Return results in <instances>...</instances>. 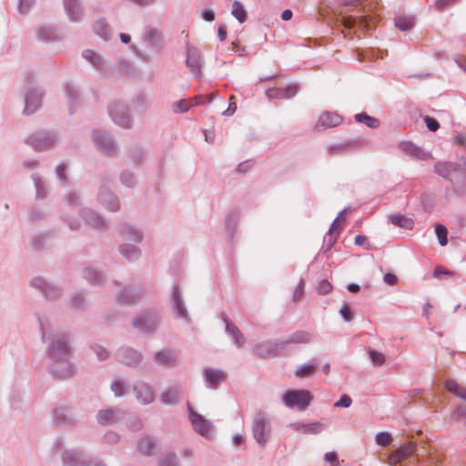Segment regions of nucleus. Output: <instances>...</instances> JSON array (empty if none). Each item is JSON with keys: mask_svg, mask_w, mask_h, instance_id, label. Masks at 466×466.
<instances>
[{"mask_svg": "<svg viewBox=\"0 0 466 466\" xmlns=\"http://www.w3.org/2000/svg\"><path fill=\"white\" fill-rule=\"evenodd\" d=\"M313 339V335L305 330H298L291 334L283 343H309Z\"/></svg>", "mask_w": 466, "mask_h": 466, "instance_id": "nucleus-44", "label": "nucleus"}, {"mask_svg": "<svg viewBox=\"0 0 466 466\" xmlns=\"http://www.w3.org/2000/svg\"><path fill=\"white\" fill-rule=\"evenodd\" d=\"M159 324V317L155 312L140 314L133 321V326L143 332L154 331Z\"/></svg>", "mask_w": 466, "mask_h": 466, "instance_id": "nucleus-15", "label": "nucleus"}, {"mask_svg": "<svg viewBox=\"0 0 466 466\" xmlns=\"http://www.w3.org/2000/svg\"><path fill=\"white\" fill-rule=\"evenodd\" d=\"M146 151L139 146H134L130 147L128 151V157L136 166H141L146 157Z\"/></svg>", "mask_w": 466, "mask_h": 466, "instance_id": "nucleus-46", "label": "nucleus"}, {"mask_svg": "<svg viewBox=\"0 0 466 466\" xmlns=\"http://www.w3.org/2000/svg\"><path fill=\"white\" fill-rule=\"evenodd\" d=\"M107 111L111 120L116 126L124 129H131L133 127L134 119L127 102L120 100L113 101L109 104Z\"/></svg>", "mask_w": 466, "mask_h": 466, "instance_id": "nucleus-3", "label": "nucleus"}, {"mask_svg": "<svg viewBox=\"0 0 466 466\" xmlns=\"http://www.w3.org/2000/svg\"><path fill=\"white\" fill-rule=\"evenodd\" d=\"M53 418L55 422L57 425H62L66 423V415H65V410L64 409H56L53 411Z\"/></svg>", "mask_w": 466, "mask_h": 466, "instance_id": "nucleus-64", "label": "nucleus"}, {"mask_svg": "<svg viewBox=\"0 0 466 466\" xmlns=\"http://www.w3.org/2000/svg\"><path fill=\"white\" fill-rule=\"evenodd\" d=\"M64 93L66 95L68 109L73 113L78 105H80V94L76 86L71 83H66L64 86Z\"/></svg>", "mask_w": 466, "mask_h": 466, "instance_id": "nucleus-30", "label": "nucleus"}, {"mask_svg": "<svg viewBox=\"0 0 466 466\" xmlns=\"http://www.w3.org/2000/svg\"><path fill=\"white\" fill-rule=\"evenodd\" d=\"M82 57L87 61L95 70L98 71L105 76L112 75V67L104 59L102 56L91 49H86L82 52Z\"/></svg>", "mask_w": 466, "mask_h": 466, "instance_id": "nucleus-12", "label": "nucleus"}, {"mask_svg": "<svg viewBox=\"0 0 466 466\" xmlns=\"http://www.w3.org/2000/svg\"><path fill=\"white\" fill-rule=\"evenodd\" d=\"M459 169V165L452 162H443V163H437L434 166V171L443 177H450L453 173L457 172Z\"/></svg>", "mask_w": 466, "mask_h": 466, "instance_id": "nucleus-37", "label": "nucleus"}, {"mask_svg": "<svg viewBox=\"0 0 466 466\" xmlns=\"http://www.w3.org/2000/svg\"><path fill=\"white\" fill-rule=\"evenodd\" d=\"M65 13L70 22L80 23L85 18V10L80 0H63Z\"/></svg>", "mask_w": 466, "mask_h": 466, "instance_id": "nucleus-17", "label": "nucleus"}, {"mask_svg": "<svg viewBox=\"0 0 466 466\" xmlns=\"http://www.w3.org/2000/svg\"><path fill=\"white\" fill-rule=\"evenodd\" d=\"M30 285L39 290L47 299H56L61 294V289L54 283L48 282L45 278L37 276L30 280Z\"/></svg>", "mask_w": 466, "mask_h": 466, "instance_id": "nucleus-13", "label": "nucleus"}, {"mask_svg": "<svg viewBox=\"0 0 466 466\" xmlns=\"http://www.w3.org/2000/svg\"><path fill=\"white\" fill-rule=\"evenodd\" d=\"M396 451L403 460L416 453V445L413 442H408L398 448Z\"/></svg>", "mask_w": 466, "mask_h": 466, "instance_id": "nucleus-52", "label": "nucleus"}, {"mask_svg": "<svg viewBox=\"0 0 466 466\" xmlns=\"http://www.w3.org/2000/svg\"><path fill=\"white\" fill-rule=\"evenodd\" d=\"M298 93V86L290 85L285 88H268L266 95L270 99H289Z\"/></svg>", "mask_w": 466, "mask_h": 466, "instance_id": "nucleus-29", "label": "nucleus"}, {"mask_svg": "<svg viewBox=\"0 0 466 466\" xmlns=\"http://www.w3.org/2000/svg\"><path fill=\"white\" fill-rule=\"evenodd\" d=\"M86 300L82 293H76L71 296L68 306L75 309H85Z\"/></svg>", "mask_w": 466, "mask_h": 466, "instance_id": "nucleus-51", "label": "nucleus"}, {"mask_svg": "<svg viewBox=\"0 0 466 466\" xmlns=\"http://www.w3.org/2000/svg\"><path fill=\"white\" fill-rule=\"evenodd\" d=\"M434 229H435V233H436V236L438 238V240H439V244L441 246H442V247L447 245V242H448V238H447L448 229H447V228L445 226L440 224V223H437V224H435Z\"/></svg>", "mask_w": 466, "mask_h": 466, "instance_id": "nucleus-53", "label": "nucleus"}, {"mask_svg": "<svg viewBox=\"0 0 466 466\" xmlns=\"http://www.w3.org/2000/svg\"><path fill=\"white\" fill-rule=\"evenodd\" d=\"M114 184V177L104 174L100 178V186L96 194L97 202L107 211L116 212L120 209V200L111 189Z\"/></svg>", "mask_w": 466, "mask_h": 466, "instance_id": "nucleus-2", "label": "nucleus"}, {"mask_svg": "<svg viewBox=\"0 0 466 466\" xmlns=\"http://www.w3.org/2000/svg\"><path fill=\"white\" fill-rule=\"evenodd\" d=\"M132 389L136 400L141 405L147 406L155 401V390L150 383L142 380H137L134 382Z\"/></svg>", "mask_w": 466, "mask_h": 466, "instance_id": "nucleus-9", "label": "nucleus"}, {"mask_svg": "<svg viewBox=\"0 0 466 466\" xmlns=\"http://www.w3.org/2000/svg\"><path fill=\"white\" fill-rule=\"evenodd\" d=\"M42 331V340L47 343V354L50 359V372L58 379H66L74 374V368L68 360V338L65 333L53 332L49 327L39 319Z\"/></svg>", "mask_w": 466, "mask_h": 466, "instance_id": "nucleus-1", "label": "nucleus"}, {"mask_svg": "<svg viewBox=\"0 0 466 466\" xmlns=\"http://www.w3.org/2000/svg\"><path fill=\"white\" fill-rule=\"evenodd\" d=\"M445 388L458 398L466 401V388L460 385L456 380H448L445 382Z\"/></svg>", "mask_w": 466, "mask_h": 466, "instance_id": "nucleus-45", "label": "nucleus"}, {"mask_svg": "<svg viewBox=\"0 0 466 466\" xmlns=\"http://www.w3.org/2000/svg\"><path fill=\"white\" fill-rule=\"evenodd\" d=\"M342 121L341 116L335 112L322 113L315 124L316 129H326L339 126Z\"/></svg>", "mask_w": 466, "mask_h": 466, "instance_id": "nucleus-26", "label": "nucleus"}, {"mask_svg": "<svg viewBox=\"0 0 466 466\" xmlns=\"http://www.w3.org/2000/svg\"><path fill=\"white\" fill-rule=\"evenodd\" d=\"M355 120L359 123H364L370 128H377L380 126V120L378 118L368 116L365 113L356 114Z\"/></svg>", "mask_w": 466, "mask_h": 466, "instance_id": "nucleus-50", "label": "nucleus"}, {"mask_svg": "<svg viewBox=\"0 0 466 466\" xmlns=\"http://www.w3.org/2000/svg\"><path fill=\"white\" fill-rule=\"evenodd\" d=\"M158 466H181V464L175 452L167 451L161 455Z\"/></svg>", "mask_w": 466, "mask_h": 466, "instance_id": "nucleus-47", "label": "nucleus"}, {"mask_svg": "<svg viewBox=\"0 0 466 466\" xmlns=\"http://www.w3.org/2000/svg\"><path fill=\"white\" fill-rule=\"evenodd\" d=\"M94 32L104 40L111 38L112 30L104 19H97L93 25Z\"/></svg>", "mask_w": 466, "mask_h": 466, "instance_id": "nucleus-41", "label": "nucleus"}, {"mask_svg": "<svg viewBox=\"0 0 466 466\" xmlns=\"http://www.w3.org/2000/svg\"><path fill=\"white\" fill-rule=\"evenodd\" d=\"M143 43L156 50L159 51L163 46L162 33L154 27H147L142 35Z\"/></svg>", "mask_w": 466, "mask_h": 466, "instance_id": "nucleus-21", "label": "nucleus"}, {"mask_svg": "<svg viewBox=\"0 0 466 466\" xmlns=\"http://www.w3.org/2000/svg\"><path fill=\"white\" fill-rule=\"evenodd\" d=\"M157 448V441L152 437L144 436L138 442V451L146 455L152 456Z\"/></svg>", "mask_w": 466, "mask_h": 466, "instance_id": "nucleus-33", "label": "nucleus"}, {"mask_svg": "<svg viewBox=\"0 0 466 466\" xmlns=\"http://www.w3.org/2000/svg\"><path fill=\"white\" fill-rule=\"evenodd\" d=\"M85 222L90 227L104 230L106 228V222L100 213L91 208H83L80 212Z\"/></svg>", "mask_w": 466, "mask_h": 466, "instance_id": "nucleus-23", "label": "nucleus"}, {"mask_svg": "<svg viewBox=\"0 0 466 466\" xmlns=\"http://www.w3.org/2000/svg\"><path fill=\"white\" fill-rule=\"evenodd\" d=\"M66 204L71 207H76L82 204V196L78 191H71L65 198Z\"/></svg>", "mask_w": 466, "mask_h": 466, "instance_id": "nucleus-56", "label": "nucleus"}, {"mask_svg": "<svg viewBox=\"0 0 466 466\" xmlns=\"http://www.w3.org/2000/svg\"><path fill=\"white\" fill-rule=\"evenodd\" d=\"M171 302L177 317L188 323L190 321L189 315L177 285L173 287Z\"/></svg>", "mask_w": 466, "mask_h": 466, "instance_id": "nucleus-19", "label": "nucleus"}, {"mask_svg": "<svg viewBox=\"0 0 466 466\" xmlns=\"http://www.w3.org/2000/svg\"><path fill=\"white\" fill-rule=\"evenodd\" d=\"M144 294L141 286L128 287L117 294V301L121 304H133Z\"/></svg>", "mask_w": 466, "mask_h": 466, "instance_id": "nucleus-24", "label": "nucleus"}, {"mask_svg": "<svg viewBox=\"0 0 466 466\" xmlns=\"http://www.w3.org/2000/svg\"><path fill=\"white\" fill-rule=\"evenodd\" d=\"M122 415L123 412L119 409H106L98 411L96 420L101 425H108L118 421Z\"/></svg>", "mask_w": 466, "mask_h": 466, "instance_id": "nucleus-28", "label": "nucleus"}, {"mask_svg": "<svg viewBox=\"0 0 466 466\" xmlns=\"http://www.w3.org/2000/svg\"><path fill=\"white\" fill-rule=\"evenodd\" d=\"M64 466H89L92 458L83 450L69 449L61 455Z\"/></svg>", "mask_w": 466, "mask_h": 466, "instance_id": "nucleus-10", "label": "nucleus"}, {"mask_svg": "<svg viewBox=\"0 0 466 466\" xmlns=\"http://www.w3.org/2000/svg\"><path fill=\"white\" fill-rule=\"evenodd\" d=\"M118 233L124 241H130L134 244L142 242L144 232L141 228L127 223H122L118 226Z\"/></svg>", "mask_w": 466, "mask_h": 466, "instance_id": "nucleus-18", "label": "nucleus"}, {"mask_svg": "<svg viewBox=\"0 0 466 466\" xmlns=\"http://www.w3.org/2000/svg\"><path fill=\"white\" fill-rule=\"evenodd\" d=\"M118 250L129 261H136L141 256V249L134 244L123 243L119 245Z\"/></svg>", "mask_w": 466, "mask_h": 466, "instance_id": "nucleus-32", "label": "nucleus"}, {"mask_svg": "<svg viewBox=\"0 0 466 466\" xmlns=\"http://www.w3.org/2000/svg\"><path fill=\"white\" fill-rule=\"evenodd\" d=\"M346 210H347V208H344L343 210H341L339 212V216L332 222L330 228H329V231L324 236L323 242H324V245H326L328 250L330 249L333 247V245L335 244V242L337 241V238L332 235V231L335 230L337 223H340V222H344L345 221L344 218L340 219V216Z\"/></svg>", "mask_w": 466, "mask_h": 466, "instance_id": "nucleus-38", "label": "nucleus"}, {"mask_svg": "<svg viewBox=\"0 0 466 466\" xmlns=\"http://www.w3.org/2000/svg\"><path fill=\"white\" fill-rule=\"evenodd\" d=\"M181 399L182 392L177 385L167 387L160 395V401L167 406H175L180 402Z\"/></svg>", "mask_w": 466, "mask_h": 466, "instance_id": "nucleus-27", "label": "nucleus"}, {"mask_svg": "<svg viewBox=\"0 0 466 466\" xmlns=\"http://www.w3.org/2000/svg\"><path fill=\"white\" fill-rule=\"evenodd\" d=\"M402 149L407 154L420 159V160H427L431 157V154L424 151L421 147H418L412 142H405L402 144Z\"/></svg>", "mask_w": 466, "mask_h": 466, "instance_id": "nucleus-35", "label": "nucleus"}, {"mask_svg": "<svg viewBox=\"0 0 466 466\" xmlns=\"http://www.w3.org/2000/svg\"><path fill=\"white\" fill-rule=\"evenodd\" d=\"M202 378L206 388L217 390L228 378L224 370L214 367H205L202 370Z\"/></svg>", "mask_w": 466, "mask_h": 466, "instance_id": "nucleus-11", "label": "nucleus"}, {"mask_svg": "<svg viewBox=\"0 0 466 466\" xmlns=\"http://www.w3.org/2000/svg\"><path fill=\"white\" fill-rule=\"evenodd\" d=\"M90 137L94 147L98 151L110 157L117 155L118 147L112 134L105 130L96 129L92 131Z\"/></svg>", "mask_w": 466, "mask_h": 466, "instance_id": "nucleus-5", "label": "nucleus"}, {"mask_svg": "<svg viewBox=\"0 0 466 466\" xmlns=\"http://www.w3.org/2000/svg\"><path fill=\"white\" fill-rule=\"evenodd\" d=\"M187 412L193 431L206 440H213L215 437L213 422L198 413L189 403H187Z\"/></svg>", "mask_w": 466, "mask_h": 466, "instance_id": "nucleus-4", "label": "nucleus"}, {"mask_svg": "<svg viewBox=\"0 0 466 466\" xmlns=\"http://www.w3.org/2000/svg\"><path fill=\"white\" fill-rule=\"evenodd\" d=\"M91 350L99 360H106L109 358V351L102 345L94 344L91 346Z\"/></svg>", "mask_w": 466, "mask_h": 466, "instance_id": "nucleus-58", "label": "nucleus"}, {"mask_svg": "<svg viewBox=\"0 0 466 466\" xmlns=\"http://www.w3.org/2000/svg\"><path fill=\"white\" fill-rule=\"evenodd\" d=\"M43 94V91L37 87H31L25 93V107L23 110L25 115H32L40 108Z\"/></svg>", "mask_w": 466, "mask_h": 466, "instance_id": "nucleus-14", "label": "nucleus"}, {"mask_svg": "<svg viewBox=\"0 0 466 466\" xmlns=\"http://www.w3.org/2000/svg\"><path fill=\"white\" fill-rule=\"evenodd\" d=\"M153 359L157 364L166 368H174L178 363V355L171 349H165L157 351L154 354Z\"/></svg>", "mask_w": 466, "mask_h": 466, "instance_id": "nucleus-20", "label": "nucleus"}, {"mask_svg": "<svg viewBox=\"0 0 466 466\" xmlns=\"http://www.w3.org/2000/svg\"><path fill=\"white\" fill-rule=\"evenodd\" d=\"M116 357L119 362L129 367L139 365L143 360L141 352L130 347L120 348L116 351Z\"/></svg>", "mask_w": 466, "mask_h": 466, "instance_id": "nucleus-16", "label": "nucleus"}, {"mask_svg": "<svg viewBox=\"0 0 466 466\" xmlns=\"http://www.w3.org/2000/svg\"><path fill=\"white\" fill-rule=\"evenodd\" d=\"M37 35H38L39 39L44 40V41H49V40L53 39L55 34H54V31L49 27H41L38 30Z\"/></svg>", "mask_w": 466, "mask_h": 466, "instance_id": "nucleus-63", "label": "nucleus"}, {"mask_svg": "<svg viewBox=\"0 0 466 466\" xmlns=\"http://www.w3.org/2000/svg\"><path fill=\"white\" fill-rule=\"evenodd\" d=\"M187 66L195 76H199L202 64L200 51L195 46H187Z\"/></svg>", "mask_w": 466, "mask_h": 466, "instance_id": "nucleus-22", "label": "nucleus"}, {"mask_svg": "<svg viewBox=\"0 0 466 466\" xmlns=\"http://www.w3.org/2000/svg\"><path fill=\"white\" fill-rule=\"evenodd\" d=\"M271 420L264 413L258 412L252 421V436L257 443L265 446L271 436Z\"/></svg>", "mask_w": 466, "mask_h": 466, "instance_id": "nucleus-7", "label": "nucleus"}, {"mask_svg": "<svg viewBox=\"0 0 466 466\" xmlns=\"http://www.w3.org/2000/svg\"><path fill=\"white\" fill-rule=\"evenodd\" d=\"M389 219L394 226H397V227H400V228H402L405 229H411L414 226V221L412 218H408L400 213L390 215Z\"/></svg>", "mask_w": 466, "mask_h": 466, "instance_id": "nucleus-42", "label": "nucleus"}, {"mask_svg": "<svg viewBox=\"0 0 466 466\" xmlns=\"http://www.w3.org/2000/svg\"><path fill=\"white\" fill-rule=\"evenodd\" d=\"M298 433L305 435H316L324 430V425L319 421L310 423L293 422L288 425Z\"/></svg>", "mask_w": 466, "mask_h": 466, "instance_id": "nucleus-25", "label": "nucleus"}, {"mask_svg": "<svg viewBox=\"0 0 466 466\" xmlns=\"http://www.w3.org/2000/svg\"><path fill=\"white\" fill-rule=\"evenodd\" d=\"M231 14L239 23H244L247 19V12L243 5L238 0L232 3Z\"/></svg>", "mask_w": 466, "mask_h": 466, "instance_id": "nucleus-48", "label": "nucleus"}, {"mask_svg": "<svg viewBox=\"0 0 466 466\" xmlns=\"http://www.w3.org/2000/svg\"><path fill=\"white\" fill-rule=\"evenodd\" d=\"M67 168H68V167L66 163H61V164L57 165L56 167V175L57 178L64 184L67 183V181H68V178L66 176Z\"/></svg>", "mask_w": 466, "mask_h": 466, "instance_id": "nucleus-59", "label": "nucleus"}, {"mask_svg": "<svg viewBox=\"0 0 466 466\" xmlns=\"http://www.w3.org/2000/svg\"><path fill=\"white\" fill-rule=\"evenodd\" d=\"M392 439V435L388 431H380L375 436L376 443L382 447L388 446Z\"/></svg>", "mask_w": 466, "mask_h": 466, "instance_id": "nucleus-55", "label": "nucleus"}, {"mask_svg": "<svg viewBox=\"0 0 466 466\" xmlns=\"http://www.w3.org/2000/svg\"><path fill=\"white\" fill-rule=\"evenodd\" d=\"M304 295V279H301L293 291V301L299 302L302 299Z\"/></svg>", "mask_w": 466, "mask_h": 466, "instance_id": "nucleus-60", "label": "nucleus"}, {"mask_svg": "<svg viewBox=\"0 0 466 466\" xmlns=\"http://www.w3.org/2000/svg\"><path fill=\"white\" fill-rule=\"evenodd\" d=\"M194 100H195L194 104H192L190 101H187L185 99H181V100L174 102L172 105L173 113H175V114L186 113L189 110V108L192 106L200 105V104L204 103L203 97L201 96H196L194 98Z\"/></svg>", "mask_w": 466, "mask_h": 466, "instance_id": "nucleus-36", "label": "nucleus"}, {"mask_svg": "<svg viewBox=\"0 0 466 466\" xmlns=\"http://www.w3.org/2000/svg\"><path fill=\"white\" fill-rule=\"evenodd\" d=\"M119 181L122 186L127 188H134L138 183V178L135 172L130 169H124L119 174Z\"/></svg>", "mask_w": 466, "mask_h": 466, "instance_id": "nucleus-39", "label": "nucleus"}, {"mask_svg": "<svg viewBox=\"0 0 466 466\" xmlns=\"http://www.w3.org/2000/svg\"><path fill=\"white\" fill-rule=\"evenodd\" d=\"M225 321L227 333L231 335L232 339L234 340V343L238 348L242 347L245 343V338L241 331L233 323L226 319Z\"/></svg>", "mask_w": 466, "mask_h": 466, "instance_id": "nucleus-43", "label": "nucleus"}, {"mask_svg": "<svg viewBox=\"0 0 466 466\" xmlns=\"http://www.w3.org/2000/svg\"><path fill=\"white\" fill-rule=\"evenodd\" d=\"M58 142L56 133L49 130H40L28 137L25 143L36 151H49L56 147Z\"/></svg>", "mask_w": 466, "mask_h": 466, "instance_id": "nucleus-6", "label": "nucleus"}, {"mask_svg": "<svg viewBox=\"0 0 466 466\" xmlns=\"http://www.w3.org/2000/svg\"><path fill=\"white\" fill-rule=\"evenodd\" d=\"M316 369V365L313 363H306L299 368H298L295 371V375L299 378L307 377L314 372Z\"/></svg>", "mask_w": 466, "mask_h": 466, "instance_id": "nucleus-54", "label": "nucleus"}, {"mask_svg": "<svg viewBox=\"0 0 466 466\" xmlns=\"http://www.w3.org/2000/svg\"><path fill=\"white\" fill-rule=\"evenodd\" d=\"M396 26L401 31H408L411 29L415 25L414 16H400L395 19Z\"/></svg>", "mask_w": 466, "mask_h": 466, "instance_id": "nucleus-49", "label": "nucleus"}, {"mask_svg": "<svg viewBox=\"0 0 466 466\" xmlns=\"http://www.w3.org/2000/svg\"><path fill=\"white\" fill-rule=\"evenodd\" d=\"M313 400V396L307 390H289L282 395V401L289 409L305 410Z\"/></svg>", "mask_w": 466, "mask_h": 466, "instance_id": "nucleus-8", "label": "nucleus"}, {"mask_svg": "<svg viewBox=\"0 0 466 466\" xmlns=\"http://www.w3.org/2000/svg\"><path fill=\"white\" fill-rule=\"evenodd\" d=\"M369 356H370V359L372 364L375 367H380L385 361L384 355L381 352H379L375 350H372V349L369 350Z\"/></svg>", "mask_w": 466, "mask_h": 466, "instance_id": "nucleus-57", "label": "nucleus"}, {"mask_svg": "<svg viewBox=\"0 0 466 466\" xmlns=\"http://www.w3.org/2000/svg\"><path fill=\"white\" fill-rule=\"evenodd\" d=\"M82 277L93 285H98L104 280V273L93 267H86L82 271Z\"/></svg>", "mask_w": 466, "mask_h": 466, "instance_id": "nucleus-34", "label": "nucleus"}, {"mask_svg": "<svg viewBox=\"0 0 466 466\" xmlns=\"http://www.w3.org/2000/svg\"><path fill=\"white\" fill-rule=\"evenodd\" d=\"M110 390L114 396L116 398H122L128 394V383L122 377H116L113 379L110 384Z\"/></svg>", "mask_w": 466, "mask_h": 466, "instance_id": "nucleus-31", "label": "nucleus"}, {"mask_svg": "<svg viewBox=\"0 0 466 466\" xmlns=\"http://www.w3.org/2000/svg\"><path fill=\"white\" fill-rule=\"evenodd\" d=\"M31 178L35 186L36 198H46L48 195V188L46 182L38 174H33Z\"/></svg>", "mask_w": 466, "mask_h": 466, "instance_id": "nucleus-40", "label": "nucleus"}, {"mask_svg": "<svg viewBox=\"0 0 466 466\" xmlns=\"http://www.w3.org/2000/svg\"><path fill=\"white\" fill-rule=\"evenodd\" d=\"M238 223V215L235 212L230 213L226 219V224L230 231H234Z\"/></svg>", "mask_w": 466, "mask_h": 466, "instance_id": "nucleus-61", "label": "nucleus"}, {"mask_svg": "<svg viewBox=\"0 0 466 466\" xmlns=\"http://www.w3.org/2000/svg\"><path fill=\"white\" fill-rule=\"evenodd\" d=\"M453 420H464L466 419V407L465 406H457L451 415Z\"/></svg>", "mask_w": 466, "mask_h": 466, "instance_id": "nucleus-62", "label": "nucleus"}]
</instances>
